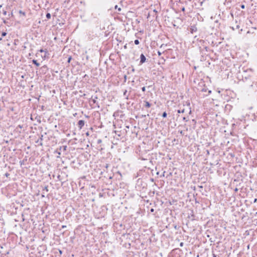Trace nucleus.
<instances>
[{"instance_id": "nucleus-1", "label": "nucleus", "mask_w": 257, "mask_h": 257, "mask_svg": "<svg viewBox=\"0 0 257 257\" xmlns=\"http://www.w3.org/2000/svg\"><path fill=\"white\" fill-rule=\"evenodd\" d=\"M203 86L204 87L200 90V91L202 92H207V93L203 94V97H204L209 95L211 93V91L208 90V88L205 86V84H203Z\"/></svg>"}, {"instance_id": "nucleus-2", "label": "nucleus", "mask_w": 257, "mask_h": 257, "mask_svg": "<svg viewBox=\"0 0 257 257\" xmlns=\"http://www.w3.org/2000/svg\"><path fill=\"white\" fill-rule=\"evenodd\" d=\"M158 11L156 9H154L152 12H150L148 14V18L152 16L153 17H155L156 19L158 18Z\"/></svg>"}, {"instance_id": "nucleus-3", "label": "nucleus", "mask_w": 257, "mask_h": 257, "mask_svg": "<svg viewBox=\"0 0 257 257\" xmlns=\"http://www.w3.org/2000/svg\"><path fill=\"white\" fill-rule=\"evenodd\" d=\"M85 121L83 120H79L78 122V125L79 129H81L84 126Z\"/></svg>"}, {"instance_id": "nucleus-4", "label": "nucleus", "mask_w": 257, "mask_h": 257, "mask_svg": "<svg viewBox=\"0 0 257 257\" xmlns=\"http://www.w3.org/2000/svg\"><path fill=\"white\" fill-rule=\"evenodd\" d=\"M146 60V58L145 56L143 54H142L140 56V63L143 64L145 63Z\"/></svg>"}, {"instance_id": "nucleus-5", "label": "nucleus", "mask_w": 257, "mask_h": 257, "mask_svg": "<svg viewBox=\"0 0 257 257\" xmlns=\"http://www.w3.org/2000/svg\"><path fill=\"white\" fill-rule=\"evenodd\" d=\"M197 30V28L195 26H191L190 28V32L191 33L193 34L194 32H196Z\"/></svg>"}, {"instance_id": "nucleus-6", "label": "nucleus", "mask_w": 257, "mask_h": 257, "mask_svg": "<svg viewBox=\"0 0 257 257\" xmlns=\"http://www.w3.org/2000/svg\"><path fill=\"white\" fill-rule=\"evenodd\" d=\"M96 99H97V97L96 96L94 97V98L93 99H92V101L93 102V103L96 104V106L98 108H99L100 106H99L98 102L96 101Z\"/></svg>"}, {"instance_id": "nucleus-7", "label": "nucleus", "mask_w": 257, "mask_h": 257, "mask_svg": "<svg viewBox=\"0 0 257 257\" xmlns=\"http://www.w3.org/2000/svg\"><path fill=\"white\" fill-rule=\"evenodd\" d=\"M145 107L149 108L151 107V104L149 103V102L147 101H145Z\"/></svg>"}, {"instance_id": "nucleus-8", "label": "nucleus", "mask_w": 257, "mask_h": 257, "mask_svg": "<svg viewBox=\"0 0 257 257\" xmlns=\"http://www.w3.org/2000/svg\"><path fill=\"white\" fill-rule=\"evenodd\" d=\"M32 62H33V63L34 64H35V65H36L37 66H40V63H38V62H37V60H34H34H32Z\"/></svg>"}, {"instance_id": "nucleus-9", "label": "nucleus", "mask_w": 257, "mask_h": 257, "mask_svg": "<svg viewBox=\"0 0 257 257\" xmlns=\"http://www.w3.org/2000/svg\"><path fill=\"white\" fill-rule=\"evenodd\" d=\"M59 149H60V150H63L64 151H65L66 150V149H67V146H63L60 147Z\"/></svg>"}, {"instance_id": "nucleus-10", "label": "nucleus", "mask_w": 257, "mask_h": 257, "mask_svg": "<svg viewBox=\"0 0 257 257\" xmlns=\"http://www.w3.org/2000/svg\"><path fill=\"white\" fill-rule=\"evenodd\" d=\"M123 96L126 98V99H128V95H127V90H125L123 92Z\"/></svg>"}, {"instance_id": "nucleus-11", "label": "nucleus", "mask_w": 257, "mask_h": 257, "mask_svg": "<svg viewBox=\"0 0 257 257\" xmlns=\"http://www.w3.org/2000/svg\"><path fill=\"white\" fill-rule=\"evenodd\" d=\"M19 13L20 14L22 15L23 16H25V17L26 16V13H25V12H23V11H22V10H20V11H19Z\"/></svg>"}, {"instance_id": "nucleus-12", "label": "nucleus", "mask_w": 257, "mask_h": 257, "mask_svg": "<svg viewBox=\"0 0 257 257\" xmlns=\"http://www.w3.org/2000/svg\"><path fill=\"white\" fill-rule=\"evenodd\" d=\"M61 150H60V149H57V150L55 151V153H56V154H57L58 155H61Z\"/></svg>"}, {"instance_id": "nucleus-13", "label": "nucleus", "mask_w": 257, "mask_h": 257, "mask_svg": "<svg viewBox=\"0 0 257 257\" xmlns=\"http://www.w3.org/2000/svg\"><path fill=\"white\" fill-rule=\"evenodd\" d=\"M51 14L49 13H47L46 14V17L47 18V19H50L51 18Z\"/></svg>"}, {"instance_id": "nucleus-14", "label": "nucleus", "mask_w": 257, "mask_h": 257, "mask_svg": "<svg viewBox=\"0 0 257 257\" xmlns=\"http://www.w3.org/2000/svg\"><path fill=\"white\" fill-rule=\"evenodd\" d=\"M13 13L12 12L10 14L8 15V19H10L11 17H13Z\"/></svg>"}, {"instance_id": "nucleus-15", "label": "nucleus", "mask_w": 257, "mask_h": 257, "mask_svg": "<svg viewBox=\"0 0 257 257\" xmlns=\"http://www.w3.org/2000/svg\"><path fill=\"white\" fill-rule=\"evenodd\" d=\"M167 116V113L166 112H164L162 114V117H164V118H165Z\"/></svg>"}, {"instance_id": "nucleus-16", "label": "nucleus", "mask_w": 257, "mask_h": 257, "mask_svg": "<svg viewBox=\"0 0 257 257\" xmlns=\"http://www.w3.org/2000/svg\"><path fill=\"white\" fill-rule=\"evenodd\" d=\"M184 110H185L184 109H183L182 110L179 109V110H177V112L178 113H184Z\"/></svg>"}, {"instance_id": "nucleus-17", "label": "nucleus", "mask_w": 257, "mask_h": 257, "mask_svg": "<svg viewBox=\"0 0 257 257\" xmlns=\"http://www.w3.org/2000/svg\"><path fill=\"white\" fill-rule=\"evenodd\" d=\"M43 52H45V55L44 56V57L46 58V54H48V50L47 49H45V50L43 49Z\"/></svg>"}, {"instance_id": "nucleus-18", "label": "nucleus", "mask_w": 257, "mask_h": 257, "mask_svg": "<svg viewBox=\"0 0 257 257\" xmlns=\"http://www.w3.org/2000/svg\"><path fill=\"white\" fill-rule=\"evenodd\" d=\"M134 43L136 45H139L140 44V41L138 40H135Z\"/></svg>"}, {"instance_id": "nucleus-19", "label": "nucleus", "mask_w": 257, "mask_h": 257, "mask_svg": "<svg viewBox=\"0 0 257 257\" xmlns=\"http://www.w3.org/2000/svg\"><path fill=\"white\" fill-rule=\"evenodd\" d=\"M2 13H3V15L6 16V15H7V12L6 10H3L2 11Z\"/></svg>"}, {"instance_id": "nucleus-20", "label": "nucleus", "mask_w": 257, "mask_h": 257, "mask_svg": "<svg viewBox=\"0 0 257 257\" xmlns=\"http://www.w3.org/2000/svg\"><path fill=\"white\" fill-rule=\"evenodd\" d=\"M43 191H46V192L48 191V186H45L44 188L43 189Z\"/></svg>"}, {"instance_id": "nucleus-21", "label": "nucleus", "mask_w": 257, "mask_h": 257, "mask_svg": "<svg viewBox=\"0 0 257 257\" xmlns=\"http://www.w3.org/2000/svg\"><path fill=\"white\" fill-rule=\"evenodd\" d=\"M166 46V45L164 44H163L161 45L160 46V48H163L164 49L165 47Z\"/></svg>"}, {"instance_id": "nucleus-22", "label": "nucleus", "mask_w": 257, "mask_h": 257, "mask_svg": "<svg viewBox=\"0 0 257 257\" xmlns=\"http://www.w3.org/2000/svg\"><path fill=\"white\" fill-rule=\"evenodd\" d=\"M71 59H72V57H71V56H69V57H68V58L67 62H68V63H70V61H71Z\"/></svg>"}, {"instance_id": "nucleus-23", "label": "nucleus", "mask_w": 257, "mask_h": 257, "mask_svg": "<svg viewBox=\"0 0 257 257\" xmlns=\"http://www.w3.org/2000/svg\"><path fill=\"white\" fill-rule=\"evenodd\" d=\"M40 140H41V142H40V144L41 146H42V145H43V144H42V140H43V135H41V138H40Z\"/></svg>"}, {"instance_id": "nucleus-24", "label": "nucleus", "mask_w": 257, "mask_h": 257, "mask_svg": "<svg viewBox=\"0 0 257 257\" xmlns=\"http://www.w3.org/2000/svg\"><path fill=\"white\" fill-rule=\"evenodd\" d=\"M6 35H7V33L5 32H3L2 34V36L3 37H4V36H6Z\"/></svg>"}, {"instance_id": "nucleus-25", "label": "nucleus", "mask_w": 257, "mask_h": 257, "mask_svg": "<svg viewBox=\"0 0 257 257\" xmlns=\"http://www.w3.org/2000/svg\"><path fill=\"white\" fill-rule=\"evenodd\" d=\"M240 8L242 9H244L245 8V6L244 5H240Z\"/></svg>"}, {"instance_id": "nucleus-26", "label": "nucleus", "mask_w": 257, "mask_h": 257, "mask_svg": "<svg viewBox=\"0 0 257 257\" xmlns=\"http://www.w3.org/2000/svg\"><path fill=\"white\" fill-rule=\"evenodd\" d=\"M142 90L143 92H145L146 91V87L144 86V87H143L142 88Z\"/></svg>"}, {"instance_id": "nucleus-27", "label": "nucleus", "mask_w": 257, "mask_h": 257, "mask_svg": "<svg viewBox=\"0 0 257 257\" xmlns=\"http://www.w3.org/2000/svg\"><path fill=\"white\" fill-rule=\"evenodd\" d=\"M158 54L159 56H161L162 54V53L160 51H158Z\"/></svg>"}, {"instance_id": "nucleus-28", "label": "nucleus", "mask_w": 257, "mask_h": 257, "mask_svg": "<svg viewBox=\"0 0 257 257\" xmlns=\"http://www.w3.org/2000/svg\"><path fill=\"white\" fill-rule=\"evenodd\" d=\"M183 119L184 121H188V120H187V119H186V118L185 117H183Z\"/></svg>"}, {"instance_id": "nucleus-29", "label": "nucleus", "mask_w": 257, "mask_h": 257, "mask_svg": "<svg viewBox=\"0 0 257 257\" xmlns=\"http://www.w3.org/2000/svg\"><path fill=\"white\" fill-rule=\"evenodd\" d=\"M183 245H184V243L183 242H181L180 244V246H181V247L183 246Z\"/></svg>"}, {"instance_id": "nucleus-30", "label": "nucleus", "mask_w": 257, "mask_h": 257, "mask_svg": "<svg viewBox=\"0 0 257 257\" xmlns=\"http://www.w3.org/2000/svg\"><path fill=\"white\" fill-rule=\"evenodd\" d=\"M180 133L181 135H184L183 131H181L180 132Z\"/></svg>"}, {"instance_id": "nucleus-31", "label": "nucleus", "mask_w": 257, "mask_h": 257, "mask_svg": "<svg viewBox=\"0 0 257 257\" xmlns=\"http://www.w3.org/2000/svg\"><path fill=\"white\" fill-rule=\"evenodd\" d=\"M9 175H10V174H9L8 173H6V174H5V176H6V177H8Z\"/></svg>"}, {"instance_id": "nucleus-32", "label": "nucleus", "mask_w": 257, "mask_h": 257, "mask_svg": "<svg viewBox=\"0 0 257 257\" xmlns=\"http://www.w3.org/2000/svg\"><path fill=\"white\" fill-rule=\"evenodd\" d=\"M181 10L183 11V12H184L185 10V9L184 7H183L182 8H181Z\"/></svg>"}, {"instance_id": "nucleus-33", "label": "nucleus", "mask_w": 257, "mask_h": 257, "mask_svg": "<svg viewBox=\"0 0 257 257\" xmlns=\"http://www.w3.org/2000/svg\"><path fill=\"white\" fill-rule=\"evenodd\" d=\"M39 52H40L41 53H42L43 52V49H41L39 50Z\"/></svg>"}, {"instance_id": "nucleus-34", "label": "nucleus", "mask_w": 257, "mask_h": 257, "mask_svg": "<svg viewBox=\"0 0 257 257\" xmlns=\"http://www.w3.org/2000/svg\"><path fill=\"white\" fill-rule=\"evenodd\" d=\"M18 127H19V128H21L22 127V125H19L18 126Z\"/></svg>"}, {"instance_id": "nucleus-35", "label": "nucleus", "mask_w": 257, "mask_h": 257, "mask_svg": "<svg viewBox=\"0 0 257 257\" xmlns=\"http://www.w3.org/2000/svg\"><path fill=\"white\" fill-rule=\"evenodd\" d=\"M124 81H125L126 80V75L124 76Z\"/></svg>"}, {"instance_id": "nucleus-36", "label": "nucleus", "mask_w": 257, "mask_h": 257, "mask_svg": "<svg viewBox=\"0 0 257 257\" xmlns=\"http://www.w3.org/2000/svg\"><path fill=\"white\" fill-rule=\"evenodd\" d=\"M101 140H98V143H101Z\"/></svg>"}, {"instance_id": "nucleus-37", "label": "nucleus", "mask_w": 257, "mask_h": 257, "mask_svg": "<svg viewBox=\"0 0 257 257\" xmlns=\"http://www.w3.org/2000/svg\"><path fill=\"white\" fill-rule=\"evenodd\" d=\"M154 209L152 208V209H151V211L152 212H154Z\"/></svg>"}, {"instance_id": "nucleus-38", "label": "nucleus", "mask_w": 257, "mask_h": 257, "mask_svg": "<svg viewBox=\"0 0 257 257\" xmlns=\"http://www.w3.org/2000/svg\"><path fill=\"white\" fill-rule=\"evenodd\" d=\"M213 257H217V256H216V255L214 253H213Z\"/></svg>"}, {"instance_id": "nucleus-39", "label": "nucleus", "mask_w": 257, "mask_h": 257, "mask_svg": "<svg viewBox=\"0 0 257 257\" xmlns=\"http://www.w3.org/2000/svg\"><path fill=\"white\" fill-rule=\"evenodd\" d=\"M86 136H89V133H88V132H87V133H86Z\"/></svg>"}, {"instance_id": "nucleus-40", "label": "nucleus", "mask_w": 257, "mask_h": 257, "mask_svg": "<svg viewBox=\"0 0 257 257\" xmlns=\"http://www.w3.org/2000/svg\"><path fill=\"white\" fill-rule=\"evenodd\" d=\"M256 200H257V199H254V201H253V202H254V203L256 202Z\"/></svg>"}, {"instance_id": "nucleus-41", "label": "nucleus", "mask_w": 257, "mask_h": 257, "mask_svg": "<svg viewBox=\"0 0 257 257\" xmlns=\"http://www.w3.org/2000/svg\"><path fill=\"white\" fill-rule=\"evenodd\" d=\"M59 252H60V254H62V250H59Z\"/></svg>"}, {"instance_id": "nucleus-42", "label": "nucleus", "mask_w": 257, "mask_h": 257, "mask_svg": "<svg viewBox=\"0 0 257 257\" xmlns=\"http://www.w3.org/2000/svg\"><path fill=\"white\" fill-rule=\"evenodd\" d=\"M62 227L64 228L66 227V226H65V225H63V226H62Z\"/></svg>"}, {"instance_id": "nucleus-43", "label": "nucleus", "mask_w": 257, "mask_h": 257, "mask_svg": "<svg viewBox=\"0 0 257 257\" xmlns=\"http://www.w3.org/2000/svg\"><path fill=\"white\" fill-rule=\"evenodd\" d=\"M118 11H121V9L120 8H119L118 9Z\"/></svg>"}, {"instance_id": "nucleus-44", "label": "nucleus", "mask_w": 257, "mask_h": 257, "mask_svg": "<svg viewBox=\"0 0 257 257\" xmlns=\"http://www.w3.org/2000/svg\"><path fill=\"white\" fill-rule=\"evenodd\" d=\"M239 28V26L238 25H237V26H236V28H237V29H238Z\"/></svg>"}, {"instance_id": "nucleus-45", "label": "nucleus", "mask_w": 257, "mask_h": 257, "mask_svg": "<svg viewBox=\"0 0 257 257\" xmlns=\"http://www.w3.org/2000/svg\"><path fill=\"white\" fill-rule=\"evenodd\" d=\"M117 5H116V6H115V9H117Z\"/></svg>"}, {"instance_id": "nucleus-46", "label": "nucleus", "mask_w": 257, "mask_h": 257, "mask_svg": "<svg viewBox=\"0 0 257 257\" xmlns=\"http://www.w3.org/2000/svg\"><path fill=\"white\" fill-rule=\"evenodd\" d=\"M238 189L237 188H235V191H237Z\"/></svg>"}, {"instance_id": "nucleus-47", "label": "nucleus", "mask_w": 257, "mask_h": 257, "mask_svg": "<svg viewBox=\"0 0 257 257\" xmlns=\"http://www.w3.org/2000/svg\"><path fill=\"white\" fill-rule=\"evenodd\" d=\"M205 49L207 50V47H205Z\"/></svg>"}, {"instance_id": "nucleus-48", "label": "nucleus", "mask_w": 257, "mask_h": 257, "mask_svg": "<svg viewBox=\"0 0 257 257\" xmlns=\"http://www.w3.org/2000/svg\"><path fill=\"white\" fill-rule=\"evenodd\" d=\"M42 196L43 197H44L45 196V195H43V194H42Z\"/></svg>"}, {"instance_id": "nucleus-49", "label": "nucleus", "mask_w": 257, "mask_h": 257, "mask_svg": "<svg viewBox=\"0 0 257 257\" xmlns=\"http://www.w3.org/2000/svg\"><path fill=\"white\" fill-rule=\"evenodd\" d=\"M164 173H165V172H164L163 176H164Z\"/></svg>"}, {"instance_id": "nucleus-50", "label": "nucleus", "mask_w": 257, "mask_h": 257, "mask_svg": "<svg viewBox=\"0 0 257 257\" xmlns=\"http://www.w3.org/2000/svg\"><path fill=\"white\" fill-rule=\"evenodd\" d=\"M199 187H200V188H202V186H199Z\"/></svg>"}, {"instance_id": "nucleus-51", "label": "nucleus", "mask_w": 257, "mask_h": 257, "mask_svg": "<svg viewBox=\"0 0 257 257\" xmlns=\"http://www.w3.org/2000/svg\"><path fill=\"white\" fill-rule=\"evenodd\" d=\"M2 39V38H0V41H1Z\"/></svg>"}]
</instances>
